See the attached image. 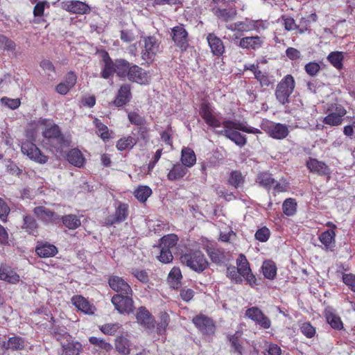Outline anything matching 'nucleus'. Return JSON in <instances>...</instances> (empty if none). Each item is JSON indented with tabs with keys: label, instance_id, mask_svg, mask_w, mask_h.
Instances as JSON below:
<instances>
[{
	"label": "nucleus",
	"instance_id": "nucleus-1",
	"mask_svg": "<svg viewBox=\"0 0 355 355\" xmlns=\"http://www.w3.org/2000/svg\"><path fill=\"white\" fill-rule=\"evenodd\" d=\"M199 114L205 123L211 128H216L221 126L223 130L220 133L239 146H243L247 142L245 135L239 131L254 135L261 134L259 129L249 126L246 121L225 120L221 121L211 103L203 101L199 107Z\"/></svg>",
	"mask_w": 355,
	"mask_h": 355
},
{
	"label": "nucleus",
	"instance_id": "nucleus-2",
	"mask_svg": "<svg viewBox=\"0 0 355 355\" xmlns=\"http://www.w3.org/2000/svg\"><path fill=\"white\" fill-rule=\"evenodd\" d=\"M180 262L191 270L200 273L209 266V262L202 252L198 249H187L180 257Z\"/></svg>",
	"mask_w": 355,
	"mask_h": 355
},
{
	"label": "nucleus",
	"instance_id": "nucleus-3",
	"mask_svg": "<svg viewBox=\"0 0 355 355\" xmlns=\"http://www.w3.org/2000/svg\"><path fill=\"white\" fill-rule=\"evenodd\" d=\"M295 88V80L291 74L284 76L277 83L275 91L276 100L283 105L290 102V97Z\"/></svg>",
	"mask_w": 355,
	"mask_h": 355
},
{
	"label": "nucleus",
	"instance_id": "nucleus-4",
	"mask_svg": "<svg viewBox=\"0 0 355 355\" xmlns=\"http://www.w3.org/2000/svg\"><path fill=\"white\" fill-rule=\"evenodd\" d=\"M214 6L211 12L218 19L224 22L233 20L237 15V10L234 6L223 7L225 3H234L235 0H212Z\"/></svg>",
	"mask_w": 355,
	"mask_h": 355
},
{
	"label": "nucleus",
	"instance_id": "nucleus-5",
	"mask_svg": "<svg viewBox=\"0 0 355 355\" xmlns=\"http://www.w3.org/2000/svg\"><path fill=\"white\" fill-rule=\"evenodd\" d=\"M133 291L130 294H114L111 302L114 309L121 314L130 315L135 310Z\"/></svg>",
	"mask_w": 355,
	"mask_h": 355
},
{
	"label": "nucleus",
	"instance_id": "nucleus-6",
	"mask_svg": "<svg viewBox=\"0 0 355 355\" xmlns=\"http://www.w3.org/2000/svg\"><path fill=\"white\" fill-rule=\"evenodd\" d=\"M327 113V115L324 117L322 122L330 126H338L343 123L347 110L340 104L331 103L328 106Z\"/></svg>",
	"mask_w": 355,
	"mask_h": 355
},
{
	"label": "nucleus",
	"instance_id": "nucleus-7",
	"mask_svg": "<svg viewBox=\"0 0 355 355\" xmlns=\"http://www.w3.org/2000/svg\"><path fill=\"white\" fill-rule=\"evenodd\" d=\"M141 55L146 62H153L159 51V42L155 36L142 37Z\"/></svg>",
	"mask_w": 355,
	"mask_h": 355
},
{
	"label": "nucleus",
	"instance_id": "nucleus-8",
	"mask_svg": "<svg viewBox=\"0 0 355 355\" xmlns=\"http://www.w3.org/2000/svg\"><path fill=\"white\" fill-rule=\"evenodd\" d=\"M227 28L231 31H236L239 33L249 32L256 31L259 32L260 30L266 28V26L262 20H252L246 18L245 21H239L227 26Z\"/></svg>",
	"mask_w": 355,
	"mask_h": 355
},
{
	"label": "nucleus",
	"instance_id": "nucleus-9",
	"mask_svg": "<svg viewBox=\"0 0 355 355\" xmlns=\"http://www.w3.org/2000/svg\"><path fill=\"white\" fill-rule=\"evenodd\" d=\"M171 37L175 46L179 48L182 52L186 51L189 48V33L184 24H179L173 27L171 31Z\"/></svg>",
	"mask_w": 355,
	"mask_h": 355
},
{
	"label": "nucleus",
	"instance_id": "nucleus-10",
	"mask_svg": "<svg viewBox=\"0 0 355 355\" xmlns=\"http://www.w3.org/2000/svg\"><path fill=\"white\" fill-rule=\"evenodd\" d=\"M192 322L196 329L203 335L214 334L216 325L214 320L202 313H199L192 318Z\"/></svg>",
	"mask_w": 355,
	"mask_h": 355
},
{
	"label": "nucleus",
	"instance_id": "nucleus-11",
	"mask_svg": "<svg viewBox=\"0 0 355 355\" xmlns=\"http://www.w3.org/2000/svg\"><path fill=\"white\" fill-rule=\"evenodd\" d=\"M128 205L124 202H119L116 207L114 213L105 218V223L107 226H112L125 221L128 218Z\"/></svg>",
	"mask_w": 355,
	"mask_h": 355
},
{
	"label": "nucleus",
	"instance_id": "nucleus-12",
	"mask_svg": "<svg viewBox=\"0 0 355 355\" xmlns=\"http://www.w3.org/2000/svg\"><path fill=\"white\" fill-rule=\"evenodd\" d=\"M245 316L263 329H268L271 327L270 319L257 306L248 308L245 311Z\"/></svg>",
	"mask_w": 355,
	"mask_h": 355
},
{
	"label": "nucleus",
	"instance_id": "nucleus-13",
	"mask_svg": "<svg viewBox=\"0 0 355 355\" xmlns=\"http://www.w3.org/2000/svg\"><path fill=\"white\" fill-rule=\"evenodd\" d=\"M127 78L139 85H148L150 80L149 73L137 64H131Z\"/></svg>",
	"mask_w": 355,
	"mask_h": 355
},
{
	"label": "nucleus",
	"instance_id": "nucleus-14",
	"mask_svg": "<svg viewBox=\"0 0 355 355\" xmlns=\"http://www.w3.org/2000/svg\"><path fill=\"white\" fill-rule=\"evenodd\" d=\"M42 136L50 140L55 139L60 144L64 141V138L62 134L60 127L49 119V122L46 125H42Z\"/></svg>",
	"mask_w": 355,
	"mask_h": 355
},
{
	"label": "nucleus",
	"instance_id": "nucleus-15",
	"mask_svg": "<svg viewBox=\"0 0 355 355\" xmlns=\"http://www.w3.org/2000/svg\"><path fill=\"white\" fill-rule=\"evenodd\" d=\"M109 286L115 291L116 294H130L133 291L129 283L123 277L112 275L107 279Z\"/></svg>",
	"mask_w": 355,
	"mask_h": 355
},
{
	"label": "nucleus",
	"instance_id": "nucleus-16",
	"mask_svg": "<svg viewBox=\"0 0 355 355\" xmlns=\"http://www.w3.org/2000/svg\"><path fill=\"white\" fill-rule=\"evenodd\" d=\"M33 213L39 220L46 224H57L60 220V217L57 213L44 206L35 207Z\"/></svg>",
	"mask_w": 355,
	"mask_h": 355
},
{
	"label": "nucleus",
	"instance_id": "nucleus-17",
	"mask_svg": "<svg viewBox=\"0 0 355 355\" xmlns=\"http://www.w3.org/2000/svg\"><path fill=\"white\" fill-rule=\"evenodd\" d=\"M62 8L72 14L85 15L91 11L88 4L78 0L65 1L62 3Z\"/></svg>",
	"mask_w": 355,
	"mask_h": 355
},
{
	"label": "nucleus",
	"instance_id": "nucleus-18",
	"mask_svg": "<svg viewBox=\"0 0 355 355\" xmlns=\"http://www.w3.org/2000/svg\"><path fill=\"white\" fill-rule=\"evenodd\" d=\"M135 316L137 323L144 329L149 330L154 329L155 318L145 306L139 307Z\"/></svg>",
	"mask_w": 355,
	"mask_h": 355
},
{
	"label": "nucleus",
	"instance_id": "nucleus-19",
	"mask_svg": "<svg viewBox=\"0 0 355 355\" xmlns=\"http://www.w3.org/2000/svg\"><path fill=\"white\" fill-rule=\"evenodd\" d=\"M132 98L131 86L129 84H123L120 86L112 104L121 107L128 104Z\"/></svg>",
	"mask_w": 355,
	"mask_h": 355
},
{
	"label": "nucleus",
	"instance_id": "nucleus-20",
	"mask_svg": "<svg viewBox=\"0 0 355 355\" xmlns=\"http://www.w3.org/2000/svg\"><path fill=\"white\" fill-rule=\"evenodd\" d=\"M263 43L264 40L260 36H246L240 39L238 45L243 49L257 51L263 46Z\"/></svg>",
	"mask_w": 355,
	"mask_h": 355
},
{
	"label": "nucleus",
	"instance_id": "nucleus-21",
	"mask_svg": "<svg viewBox=\"0 0 355 355\" xmlns=\"http://www.w3.org/2000/svg\"><path fill=\"white\" fill-rule=\"evenodd\" d=\"M77 76L70 71L65 76L64 80L55 87V92L60 95H66L76 84Z\"/></svg>",
	"mask_w": 355,
	"mask_h": 355
},
{
	"label": "nucleus",
	"instance_id": "nucleus-22",
	"mask_svg": "<svg viewBox=\"0 0 355 355\" xmlns=\"http://www.w3.org/2000/svg\"><path fill=\"white\" fill-rule=\"evenodd\" d=\"M71 303L78 311L87 315H93L96 311L95 306L80 295H73L71 297Z\"/></svg>",
	"mask_w": 355,
	"mask_h": 355
},
{
	"label": "nucleus",
	"instance_id": "nucleus-23",
	"mask_svg": "<svg viewBox=\"0 0 355 355\" xmlns=\"http://www.w3.org/2000/svg\"><path fill=\"white\" fill-rule=\"evenodd\" d=\"M324 316L327 323L335 330L340 331L344 329V324L340 317L331 306H327L324 310Z\"/></svg>",
	"mask_w": 355,
	"mask_h": 355
},
{
	"label": "nucleus",
	"instance_id": "nucleus-24",
	"mask_svg": "<svg viewBox=\"0 0 355 355\" xmlns=\"http://www.w3.org/2000/svg\"><path fill=\"white\" fill-rule=\"evenodd\" d=\"M306 166L313 173H316L318 175H327L331 174V170L329 166L323 162L318 161L315 158L310 157L306 161Z\"/></svg>",
	"mask_w": 355,
	"mask_h": 355
},
{
	"label": "nucleus",
	"instance_id": "nucleus-25",
	"mask_svg": "<svg viewBox=\"0 0 355 355\" xmlns=\"http://www.w3.org/2000/svg\"><path fill=\"white\" fill-rule=\"evenodd\" d=\"M206 39L214 55L221 56L224 53L225 46L223 42L215 33H208Z\"/></svg>",
	"mask_w": 355,
	"mask_h": 355
},
{
	"label": "nucleus",
	"instance_id": "nucleus-26",
	"mask_svg": "<svg viewBox=\"0 0 355 355\" xmlns=\"http://www.w3.org/2000/svg\"><path fill=\"white\" fill-rule=\"evenodd\" d=\"M102 61L104 64L101 76L104 79H108L115 73V61H113L106 51L101 53Z\"/></svg>",
	"mask_w": 355,
	"mask_h": 355
},
{
	"label": "nucleus",
	"instance_id": "nucleus-27",
	"mask_svg": "<svg viewBox=\"0 0 355 355\" xmlns=\"http://www.w3.org/2000/svg\"><path fill=\"white\" fill-rule=\"evenodd\" d=\"M268 133L273 139H283L288 136L289 130L285 124L272 123L268 127Z\"/></svg>",
	"mask_w": 355,
	"mask_h": 355
},
{
	"label": "nucleus",
	"instance_id": "nucleus-28",
	"mask_svg": "<svg viewBox=\"0 0 355 355\" xmlns=\"http://www.w3.org/2000/svg\"><path fill=\"white\" fill-rule=\"evenodd\" d=\"M243 332L236 331L234 334L227 336V339L230 343L231 352L238 355H243V347L242 343Z\"/></svg>",
	"mask_w": 355,
	"mask_h": 355
},
{
	"label": "nucleus",
	"instance_id": "nucleus-29",
	"mask_svg": "<svg viewBox=\"0 0 355 355\" xmlns=\"http://www.w3.org/2000/svg\"><path fill=\"white\" fill-rule=\"evenodd\" d=\"M282 21V25L287 31H297L300 34H303L309 30L306 25L304 27H300L296 24L295 20L291 16L282 15L279 20Z\"/></svg>",
	"mask_w": 355,
	"mask_h": 355
},
{
	"label": "nucleus",
	"instance_id": "nucleus-30",
	"mask_svg": "<svg viewBox=\"0 0 355 355\" xmlns=\"http://www.w3.org/2000/svg\"><path fill=\"white\" fill-rule=\"evenodd\" d=\"M49 122V119L40 118L38 120H32L27 124L26 128V136L28 138H35L40 127L46 125Z\"/></svg>",
	"mask_w": 355,
	"mask_h": 355
},
{
	"label": "nucleus",
	"instance_id": "nucleus-31",
	"mask_svg": "<svg viewBox=\"0 0 355 355\" xmlns=\"http://www.w3.org/2000/svg\"><path fill=\"white\" fill-rule=\"evenodd\" d=\"M35 252L40 257L49 258L54 257L58 253V249L53 244L44 243L36 246Z\"/></svg>",
	"mask_w": 355,
	"mask_h": 355
},
{
	"label": "nucleus",
	"instance_id": "nucleus-32",
	"mask_svg": "<svg viewBox=\"0 0 355 355\" xmlns=\"http://www.w3.org/2000/svg\"><path fill=\"white\" fill-rule=\"evenodd\" d=\"M319 240L326 250H331L335 246L336 232L334 230H327L319 236Z\"/></svg>",
	"mask_w": 355,
	"mask_h": 355
},
{
	"label": "nucleus",
	"instance_id": "nucleus-33",
	"mask_svg": "<svg viewBox=\"0 0 355 355\" xmlns=\"http://www.w3.org/2000/svg\"><path fill=\"white\" fill-rule=\"evenodd\" d=\"M1 280L9 284H16L20 281L17 272L10 266H1Z\"/></svg>",
	"mask_w": 355,
	"mask_h": 355
},
{
	"label": "nucleus",
	"instance_id": "nucleus-34",
	"mask_svg": "<svg viewBox=\"0 0 355 355\" xmlns=\"http://www.w3.org/2000/svg\"><path fill=\"white\" fill-rule=\"evenodd\" d=\"M131 64L123 58L115 60V73L121 78H127Z\"/></svg>",
	"mask_w": 355,
	"mask_h": 355
},
{
	"label": "nucleus",
	"instance_id": "nucleus-35",
	"mask_svg": "<svg viewBox=\"0 0 355 355\" xmlns=\"http://www.w3.org/2000/svg\"><path fill=\"white\" fill-rule=\"evenodd\" d=\"M63 225L70 230H75L81 225L80 218L76 214H69L60 218Z\"/></svg>",
	"mask_w": 355,
	"mask_h": 355
},
{
	"label": "nucleus",
	"instance_id": "nucleus-36",
	"mask_svg": "<svg viewBox=\"0 0 355 355\" xmlns=\"http://www.w3.org/2000/svg\"><path fill=\"white\" fill-rule=\"evenodd\" d=\"M22 229L30 235L37 236L38 235V224L36 220L30 215L24 216Z\"/></svg>",
	"mask_w": 355,
	"mask_h": 355
},
{
	"label": "nucleus",
	"instance_id": "nucleus-37",
	"mask_svg": "<svg viewBox=\"0 0 355 355\" xmlns=\"http://www.w3.org/2000/svg\"><path fill=\"white\" fill-rule=\"evenodd\" d=\"M187 173V169L180 163L173 165L167 174V178L170 181H176L182 179Z\"/></svg>",
	"mask_w": 355,
	"mask_h": 355
},
{
	"label": "nucleus",
	"instance_id": "nucleus-38",
	"mask_svg": "<svg viewBox=\"0 0 355 355\" xmlns=\"http://www.w3.org/2000/svg\"><path fill=\"white\" fill-rule=\"evenodd\" d=\"M93 123L97 130V134L104 141H108L112 138L111 134L113 133L110 130L108 127L103 123L98 118H94Z\"/></svg>",
	"mask_w": 355,
	"mask_h": 355
},
{
	"label": "nucleus",
	"instance_id": "nucleus-39",
	"mask_svg": "<svg viewBox=\"0 0 355 355\" xmlns=\"http://www.w3.org/2000/svg\"><path fill=\"white\" fill-rule=\"evenodd\" d=\"M277 266L272 260H266L263 262L261 266L262 273L266 279L272 280L277 276Z\"/></svg>",
	"mask_w": 355,
	"mask_h": 355
},
{
	"label": "nucleus",
	"instance_id": "nucleus-40",
	"mask_svg": "<svg viewBox=\"0 0 355 355\" xmlns=\"http://www.w3.org/2000/svg\"><path fill=\"white\" fill-rule=\"evenodd\" d=\"M137 143L135 137L128 135L123 137L116 141V148L118 150L123 151L132 149Z\"/></svg>",
	"mask_w": 355,
	"mask_h": 355
},
{
	"label": "nucleus",
	"instance_id": "nucleus-41",
	"mask_svg": "<svg viewBox=\"0 0 355 355\" xmlns=\"http://www.w3.org/2000/svg\"><path fill=\"white\" fill-rule=\"evenodd\" d=\"M152 193V189L146 185L138 186L133 192L135 197L141 203H145Z\"/></svg>",
	"mask_w": 355,
	"mask_h": 355
},
{
	"label": "nucleus",
	"instance_id": "nucleus-42",
	"mask_svg": "<svg viewBox=\"0 0 355 355\" xmlns=\"http://www.w3.org/2000/svg\"><path fill=\"white\" fill-rule=\"evenodd\" d=\"M130 341L125 337L117 336L115 339V348L116 351L123 355H128L130 353Z\"/></svg>",
	"mask_w": 355,
	"mask_h": 355
},
{
	"label": "nucleus",
	"instance_id": "nucleus-43",
	"mask_svg": "<svg viewBox=\"0 0 355 355\" xmlns=\"http://www.w3.org/2000/svg\"><path fill=\"white\" fill-rule=\"evenodd\" d=\"M83 350L82 344L78 341L68 342L62 345L64 355H79Z\"/></svg>",
	"mask_w": 355,
	"mask_h": 355
},
{
	"label": "nucleus",
	"instance_id": "nucleus-44",
	"mask_svg": "<svg viewBox=\"0 0 355 355\" xmlns=\"http://www.w3.org/2000/svg\"><path fill=\"white\" fill-rule=\"evenodd\" d=\"M207 253L211 261L216 264L220 263L225 258L224 251L219 248L210 247L207 249Z\"/></svg>",
	"mask_w": 355,
	"mask_h": 355
},
{
	"label": "nucleus",
	"instance_id": "nucleus-45",
	"mask_svg": "<svg viewBox=\"0 0 355 355\" xmlns=\"http://www.w3.org/2000/svg\"><path fill=\"white\" fill-rule=\"evenodd\" d=\"M178 241V237L176 234H167L160 239L159 247L162 249L171 250L176 245Z\"/></svg>",
	"mask_w": 355,
	"mask_h": 355
},
{
	"label": "nucleus",
	"instance_id": "nucleus-46",
	"mask_svg": "<svg viewBox=\"0 0 355 355\" xmlns=\"http://www.w3.org/2000/svg\"><path fill=\"white\" fill-rule=\"evenodd\" d=\"M327 60L337 69H342L343 67L344 56L343 52L333 51L331 52L327 58Z\"/></svg>",
	"mask_w": 355,
	"mask_h": 355
},
{
	"label": "nucleus",
	"instance_id": "nucleus-47",
	"mask_svg": "<svg viewBox=\"0 0 355 355\" xmlns=\"http://www.w3.org/2000/svg\"><path fill=\"white\" fill-rule=\"evenodd\" d=\"M297 204L294 198H287L282 204V209L284 214L287 216H292L297 211Z\"/></svg>",
	"mask_w": 355,
	"mask_h": 355
},
{
	"label": "nucleus",
	"instance_id": "nucleus-48",
	"mask_svg": "<svg viewBox=\"0 0 355 355\" xmlns=\"http://www.w3.org/2000/svg\"><path fill=\"white\" fill-rule=\"evenodd\" d=\"M257 182L264 188H270L275 182L272 174L268 172H261L258 174Z\"/></svg>",
	"mask_w": 355,
	"mask_h": 355
},
{
	"label": "nucleus",
	"instance_id": "nucleus-49",
	"mask_svg": "<svg viewBox=\"0 0 355 355\" xmlns=\"http://www.w3.org/2000/svg\"><path fill=\"white\" fill-rule=\"evenodd\" d=\"M182 275L181 270L178 267H173L168 274V279L173 288H178L180 286Z\"/></svg>",
	"mask_w": 355,
	"mask_h": 355
},
{
	"label": "nucleus",
	"instance_id": "nucleus-50",
	"mask_svg": "<svg viewBox=\"0 0 355 355\" xmlns=\"http://www.w3.org/2000/svg\"><path fill=\"white\" fill-rule=\"evenodd\" d=\"M237 270L240 275H243L251 270L250 263L243 254H240L236 259Z\"/></svg>",
	"mask_w": 355,
	"mask_h": 355
},
{
	"label": "nucleus",
	"instance_id": "nucleus-51",
	"mask_svg": "<svg viewBox=\"0 0 355 355\" xmlns=\"http://www.w3.org/2000/svg\"><path fill=\"white\" fill-rule=\"evenodd\" d=\"M21 152L26 155H42L37 146L34 143L30 141L22 144Z\"/></svg>",
	"mask_w": 355,
	"mask_h": 355
},
{
	"label": "nucleus",
	"instance_id": "nucleus-52",
	"mask_svg": "<svg viewBox=\"0 0 355 355\" xmlns=\"http://www.w3.org/2000/svg\"><path fill=\"white\" fill-rule=\"evenodd\" d=\"M89 342L90 344L98 347L101 349H103L106 352H110L112 349V345L107 343L105 340L97 338L96 336H91L89 338Z\"/></svg>",
	"mask_w": 355,
	"mask_h": 355
},
{
	"label": "nucleus",
	"instance_id": "nucleus-53",
	"mask_svg": "<svg viewBox=\"0 0 355 355\" xmlns=\"http://www.w3.org/2000/svg\"><path fill=\"white\" fill-rule=\"evenodd\" d=\"M50 335L57 340H60L69 336V334L65 331L64 327H61L58 325L53 324L49 330Z\"/></svg>",
	"mask_w": 355,
	"mask_h": 355
},
{
	"label": "nucleus",
	"instance_id": "nucleus-54",
	"mask_svg": "<svg viewBox=\"0 0 355 355\" xmlns=\"http://www.w3.org/2000/svg\"><path fill=\"white\" fill-rule=\"evenodd\" d=\"M6 348L12 350H21L24 347V340L19 336L10 338L6 344Z\"/></svg>",
	"mask_w": 355,
	"mask_h": 355
},
{
	"label": "nucleus",
	"instance_id": "nucleus-55",
	"mask_svg": "<svg viewBox=\"0 0 355 355\" xmlns=\"http://www.w3.org/2000/svg\"><path fill=\"white\" fill-rule=\"evenodd\" d=\"M302 334L308 338H312L316 334L315 328L309 322H304L299 325Z\"/></svg>",
	"mask_w": 355,
	"mask_h": 355
},
{
	"label": "nucleus",
	"instance_id": "nucleus-56",
	"mask_svg": "<svg viewBox=\"0 0 355 355\" xmlns=\"http://www.w3.org/2000/svg\"><path fill=\"white\" fill-rule=\"evenodd\" d=\"M228 182L234 187L238 188L240 185L243 184L244 177L240 171H234L230 173Z\"/></svg>",
	"mask_w": 355,
	"mask_h": 355
},
{
	"label": "nucleus",
	"instance_id": "nucleus-57",
	"mask_svg": "<svg viewBox=\"0 0 355 355\" xmlns=\"http://www.w3.org/2000/svg\"><path fill=\"white\" fill-rule=\"evenodd\" d=\"M174 131L171 125H168L166 129L160 133L161 139L164 144L171 148L173 147V135Z\"/></svg>",
	"mask_w": 355,
	"mask_h": 355
},
{
	"label": "nucleus",
	"instance_id": "nucleus-58",
	"mask_svg": "<svg viewBox=\"0 0 355 355\" xmlns=\"http://www.w3.org/2000/svg\"><path fill=\"white\" fill-rule=\"evenodd\" d=\"M254 78L257 80L262 87H268L273 84V81L270 80L267 72H262L261 71L257 75L256 74Z\"/></svg>",
	"mask_w": 355,
	"mask_h": 355
},
{
	"label": "nucleus",
	"instance_id": "nucleus-59",
	"mask_svg": "<svg viewBox=\"0 0 355 355\" xmlns=\"http://www.w3.org/2000/svg\"><path fill=\"white\" fill-rule=\"evenodd\" d=\"M120 325L118 323H107L103 324L100 330L106 335L114 336L118 331Z\"/></svg>",
	"mask_w": 355,
	"mask_h": 355
},
{
	"label": "nucleus",
	"instance_id": "nucleus-60",
	"mask_svg": "<svg viewBox=\"0 0 355 355\" xmlns=\"http://www.w3.org/2000/svg\"><path fill=\"white\" fill-rule=\"evenodd\" d=\"M320 69V65L315 61L309 62L304 66L306 73L312 77L317 76Z\"/></svg>",
	"mask_w": 355,
	"mask_h": 355
},
{
	"label": "nucleus",
	"instance_id": "nucleus-61",
	"mask_svg": "<svg viewBox=\"0 0 355 355\" xmlns=\"http://www.w3.org/2000/svg\"><path fill=\"white\" fill-rule=\"evenodd\" d=\"M227 276L231 280L236 283V284H240L242 282V278L241 277L239 270H237L236 267L235 266H229L227 268Z\"/></svg>",
	"mask_w": 355,
	"mask_h": 355
},
{
	"label": "nucleus",
	"instance_id": "nucleus-62",
	"mask_svg": "<svg viewBox=\"0 0 355 355\" xmlns=\"http://www.w3.org/2000/svg\"><path fill=\"white\" fill-rule=\"evenodd\" d=\"M270 236V232L266 227H263L257 230L255 233V239L260 242H266Z\"/></svg>",
	"mask_w": 355,
	"mask_h": 355
},
{
	"label": "nucleus",
	"instance_id": "nucleus-63",
	"mask_svg": "<svg viewBox=\"0 0 355 355\" xmlns=\"http://www.w3.org/2000/svg\"><path fill=\"white\" fill-rule=\"evenodd\" d=\"M46 7H49V3L46 1H42L37 2L33 8V15L35 17H42L44 15Z\"/></svg>",
	"mask_w": 355,
	"mask_h": 355
},
{
	"label": "nucleus",
	"instance_id": "nucleus-64",
	"mask_svg": "<svg viewBox=\"0 0 355 355\" xmlns=\"http://www.w3.org/2000/svg\"><path fill=\"white\" fill-rule=\"evenodd\" d=\"M128 117L130 122L135 125L141 126L145 123V119L136 112H129Z\"/></svg>",
	"mask_w": 355,
	"mask_h": 355
}]
</instances>
